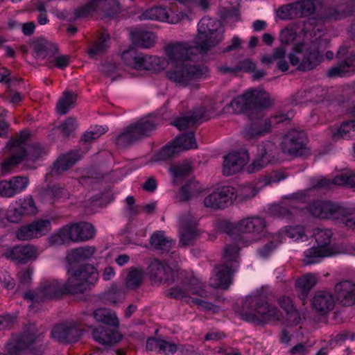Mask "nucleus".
<instances>
[{"instance_id": "obj_49", "label": "nucleus", "mask_w": 355, "mask_h": 355, "mask_svg": "<svg viewBox=\"0 0 355 355\" xmlns=\"http://www.w3.org/2000/svg\"><path fill=\"white\" fill-rule=\"evenodd\" d=\"M178 153L179 151L172 140L154 155V159L157 162L168 161L171 159Z\"/></svg>"}, {"instance_id": "obj_31", "label": "nucleus", "mask_w": 355, "mask_h": 355, "mask_svg": "<svg viewBox=\"0 0 355 355\" xmlns=\"http://www.w3.org/2000/svg\"><path fill=\"white\" fill-rule=\"evenodd\" d=\"M67 226L73 242L88 241L96 234V230L92 223H70Z\"/></svg>"}, {"instance_id": "obj_11", "label": "nucleus", "mask_w": 355, "mask_h": 355, "mask_svg": "<svg viewBox=\"0 0 355 355\" xmlns=\"http://www.w3.org/2000/svg\"><path fill=\"white\" fill-rule=\"evenodd\" d=\"M313 236L318 246L312 247L304 252V258L302 260L304 265L317 263L322 258L334 254L332 249L328 247L332 236L331 229L315 228L313 231Z\"/></svg>"}, {"instance_id": "obj_19", "label": "nucleus", "mask_w": 355, "mask_h": 355, "mask_svg": "<svg viewBox=\"0 0 355 355\" xmlns=\"http://www.w3.org/2000/svg\"><path fill=\"white\" fill-rule=\"evenodd\" d=\"M121 59L125 65L137 70H151L154 69V64L159 62L157 56H148L134 49L124 51Z\"/></svg>"}, {"instance_id": "obj_47", "label": "nucleus", "mask_w": 355, "mask_h": 355, "mask_svg": "<svg viewBox=\"0 0 355 355\" xmlns=\"http://www.w3.org/2000/svg\"><path fill=\"white\" fill-rule=\"evenodd\" d=\"M77 100V94L71 91H65L63 96L58 102L56 108L60 114H66L69 110L74 107Z\"/></svg>"}, {"instance_id": "obj_46", "label": "nucleus", "mask_w": 355, "mask_h": 355, "mask_svg": "<svg viewBox=\"0 0 355 355\" xmlns=\"http://www.w3.org/2000/svg\"><path fill=\"white\" fill-rule=\"evenodd\" d=\"M202 189L198 181L194 179L188 180L181 187L178 192V198L181 202L189 201L193 196L201 193Z\"/></svg>"}, {"instance_id": "obj_37", "label": "nucleus", "mask_w": 355, "mask_h": 355, "mask_svg": "<svg viewBox=\"0 0 355 355\" xmlns=\"http://www.w3.org/2000/svg\"><path fill=\"white\" fill-rule=\"evenodd\" d=\"M200 236V231L196 223H184L179 230V246L187 247L192 244Z\"/></svg>"}, {"instance_id": "obj_63", "label": "nucleus", "mask_w": 355, "mask_h": 355, "mask_svg": "<svg viewBox=\"0 0 355 355\" xmlns=\"http://www.w3.org/2000/svg\"><path fill=\"white\" fill-rule=\"evenodd\" d=\"M294 116V112L292 110L287 111L286 113H279L268 119L270 126L273 124L288 122Z\"/></svg>"}, {"instance_id": "obj_12", "label": "nucleus", "mask_w": 355, "mask_h": 355, "mask_svg": "<svg viewBox=\"0 0 355 355\" xmlns=\"http://www.w3.org/2000/svg\"><path fill=\"white\" fill-rule=\"evenodd\" d=\"M38 336L35 327H29L6 344L7 355H42L41 351L33 348Z\"/></svg>"}, {"instance_id": "obj_33", "label": "nucleus", "mask_w": 355, "mask_h": 355, "mask_svg": "<svg viewBox=\"0 0 355 355\" xmlns=\"http://www.w3.org/2000/svg\"><path fill=\"white\" fill-rule=\"evenodd\" d=\"M92 336L96 342L105 346L114 345L121 339V336L117 331L111 330L104 327L94 329L92 331Z\"/></svg>"}, {"instance_id": "obj_27", "label": "nucleus", "mask_w": 355, "mask_h": 355, "mask_svg": "<svg viewBox=\"0 0 355 355\" xmlns=\"http://www.w3.org/2000/svg\"><path fill=\"white\" fill-rule=\"evenodd\" d=\"M209 119L208 110L205 107L201 106L187 115L176 118L173 124L178 130H184L189 125H193L199 122L207 121Z\"/></svg>"}, {"instance_id": "obj_1", "label": "nucleus", "mask_w": 355, "mask_h": 355, "mask_svg": "<svg viewBox=\"0 0 355 355\" xmlns=\"http://www.w3.org/2000/svg\"><path fill=\"white\" fill-rule=\"evenodd\" d=\"M225 30L221 22L216 19L205 17L198 24V37L194 45L187 42H177L166 48L171 67L166 71V78L176 84L187 85L191 81L206 78L207 67L191 64L192 56L207 53L211 46L218 44L223 38Z\"/></svg>"}, {"instance_id": "obj_22", "label": "nucleus", "mask_w": 355, "mask_h": 355, "mask_svg": "<svg viewBox=\"0 0 355 355\" xmlns=\"http://www.w3.org/2000/svg\"><path fill=\"white\" fill-rule=\"evenodd\" d=\"M82 335V330L78 322H67L54 327L51 331V337L62 343H75Z\"/></svg>"}, {"instance_id": "obj_34", "label": "nucleus", "mask_w": 355, "mask_h": 355, "mask_svg": "<svg viewBox=\"0 0 355 355\" xmlns=\"http://www.w3.org/2000/svg\"><path fill=\"white\" fill-rule=\"evenodd\" d=\"M338 300L345 306H350L355 302V284L344 281L336 285Z\"/></svg>"}, {"instance_id": "obj_28", "label": "nucleus", "mask_w": 355, "mask_h": 355, "mask_svg": "<svg viewBox=\"0 0 355 355\" xmlns=\"http://www.w3.org/2000/svg\"><path fill=\"white\" fill-rule=\"evenodd\" d=\"M51 223H26L16 232L19 241H29L47 234L51 230Z\"/></svg>"}, {"instance_id": "obj_40", "label": "nucleus", "mask_w": 355, "mask_h": 355, "mask_svg": "<svg viewBox=\"0 0 355 355\" xmlns=\"http://www.w3.org/2000/svg\"><path fill=\"white\" fill-rule=\"evenodd\" d=\"M33 49L36 55L42 58H53L58 51L56 44L44 39L35 42Z\"/></svg>"}, {"instance_id": "obj_36", "label": "nucleus", "mask_w": 355, "mask_h": 355, "mask_svg": "<svg viewBox=\"0 0 355 355\" xmlns=\"http://www.w3.org/2000/svg\"><path fill=\"white\" fill-rule=\"evenodd\" d=\"M312 306L317 312L324 315L334 308V298L330 293L318 292L313 298Z\"/></svg>"}, {"instance_id": "obj_57", "label": "nucleus", "mask_w": 355, "mask_h": 355, "mask_svg": "<svg viewBox=\"0 0 355 355\" xmlns=\"http://www.w3.org/2000/svg\"><path fill=\"white\" fill-rule=\"evenodd\" d=\"M167 296L174 299L188 297L186 282L182 281L179 285L175 286L167 291Z\"/></svg>"}, {"instance_id": "obj_56", "label": "nucleus", "mask_w": 355, "mask_h": 355, "mask_svg": "<svg viewBox=\"0 0 355 355\" xmlns=\"http://www.w3.org/2000/svg\"><path fill=\"white\" fill-rule=\"evenodd\" d=\"M53 58L52 60H49L48 62L47 66L49 69L56 67L59 69L64 70L70 64L71 58L68 55H54Z\"/></svg>"}, {"instance_id": "obj_32", "label": "nucleus", "mask_w": 355, "mask_h": 355, "mask_svg": "<svg viewBox=\"0 0 355 355\" xmlns=\"http://www.w3.org/2000/svg\"><path fill=\"white\" fill-rule=\"evenodd\" d=\"M260 112L257 114L254 112L255 116L252 115L253 120L256 118V120L253 121L249 125L246 126L244 131V136L246 139H252L256 137L263 136L266 133L270 131V124L268 121H263L260 119Z\"/></svg>"}, {"instance_id": "obj_13", "label": "nucleus", "mask_w": 355, "mask_h": 355, "mask_svg": "<svg viewBox=\"0 0 355 355\" xmlns=\"http://www.w3.org/2000/svg\"><path fill=\"white\" fill-rule=\"evenodd\" d=\"M318 0H296L280 6L276 10L277 16L282 20H291L299 17H307L315 11Z\"/></svg>"}, {"instance_id": "obj_3", "label": "nucleus", "mask_w": 355, "mask_h": 355, "mask_svg": "<svg viewBox=\"0 0 355 355\" xmlns=\"http://www.w3.org/2000/svg\"><path fill=\"white\" fill-rule=\"evenodd\" d=\"M293 52L288 55L292 66L300 71H309L315 69L324 60L318 39L310 42H299L294 45Z\"/></svg>"}, {"instance_id": "obj_7", "label": "nucleus", "mask_w": 355, "mask_h": 355, "mask_svg": "<svg viewBox=\"0 0 355 355\" xmlns=\"http://www.w3.org/2000/svg\"><path fill=\"white\" fill-rule=\"evenodd\" d=\"M223 257L225 263L216 268V274L211 277L209 284L215 288L227 289L238 268L239 248L235 244L226 245L223 249Z\"/></svg>"}, {"instance_id": "obj_9", "label": "nucleus", "mask_w": 355, "mask_h": 355, "mask_svg": "<svg viewBox=\"0 0 355 355\" xmlns=\"http://www.w3.org/2000/svg\"><path fill=\"white\" fill-rule=\"evenodd\" d=\"M216 229L234 239L257 241L266 233L265 223H217Z\"/></svg>"}, {"instance_id": "obj_50", "label": "nucleus", "mask_w": 355, "mask_h": 355, "mask_svg": "<svg viewBox=\"0 0 355 355\" xmlns=\"http://www.w3.org/2000/svg\"><path fill=\"white\" fill-rule=\"evenodd\" d=\"M185 282L188 297L191 295H197L200 297H207V292L205 289V286L199 279L192 277Z\"/></svg>"}, {"instance_id": "obj_8", "label": "nucleus", "mask_w": 355, "mask_h": 355, "mask_svg": "<svg viewBox=\"0 0 355 355\" xmlns=\"http://www.w3.org/2000/svg\"><path fill=\"white\" fill-rule=\"evenodd\" d=\"M98 277V271L94 265H81L68 272L67 289L71 295L84 293L92 289Z\"/></svg>"}, {"instance_id": "obj_29", "label": "nucleus", "mask_w": 355, "mask_h": 355, "mask_svg": "<svg viewBox=\"0 0 355 355\" xmlns=\"http://www.w3.org/2000/svg\"><path fill=\"white\" fill-rule=\"evenodd\" d=\"M355 73V51L350 53L346 59L338 62L327 71L329 78H343L349 76Z\"/></svg>"}, {"instance_id": "obj_15", "label": "nucleus", "mask_w": 355, "mask_h": 355, "mask_svg": "<svg viewBox=\"0 0 355 355\" xmlns=\"http://www.w3.org/2000/svg\"><path fill=\"white\" fill-rule=\"evenodd\" d=\"M38 212L35 202L31 195H26L10 204L6 210L7 222H20L25 216H35Z\"/></svg>"}, {"instance_id": "obj_6", "label": "nucleus", "mask_w": 355, "mask_h": 355, "mask_svg": "<svg viewBox=\"0 0 355 355\" xmlns=\"http://www.w3.org/2000/svg\"><path fill=\"white\" fill-rule=\"evenodd\" d=\"M158 125L157 116L153 114L144 116L126 128L116 137V144L120 148H126L132 144L149 137Z\"/></svg>"}, {"instance_id": "obj_55", "label": "nucleus", "mask_w": 355, "mask_h": 355, "mask_svg": "<svg viewBox=\"0 0 355 355\" xmlns=\"http://www.w3.org/2000/svg\"><path fill=\"white\" fill-rule=\"evenodd\" d=\"M76 120L73 117H68L59 126L62 136L64 138H69L76 129Z\"/></svg>"}, {"instance_id": "obj_18", "label": "nucleus", "mask_w": 355, "mask_h": 355, "mask_svg": "<svg viewBox=\"0 0 355 355\" xmlns=\"http://www.w3.org/2000/svg\"><path fill=\"white\" fill-rule=\"evenodd\" d=\"M186 17L187 15L182 12L175 11L161 6L146 10L139 17L141 20H155L171 24H175Z\"/></svg>"}, {"instance_id": "obj_54", "label": "nucleus", "mask_w": 355, "mask_h": 355, "mask_svg": "<svg viewBox=\"0 0 355 355\" xmlns=\"http://www.w3.org/2000/svg\"><path fill=\"white\" fill-rule=\"evenodd\" d=\"M10 182L12 189L15 192V196L25 191L29 184V180L26 176L17 175L12 177Z\"/></svg>"}, {"instance_id": "obj_24", "label": "nucleus", "mask_w": 355, "mask_h": 355, "mask_svg": "<svg viewBox=\"0 0 355 355\" xmlns=\"http://www.w3.org/2000/svg\"><path fill=\"white\" fill-rule=\"evenodd\" d=\"M148 274L153 284H161L164 283L173 282L175 279L171 277V268L164 264L160 260L154 259L150 261L148 268Z\"/></svg>"}, {"instance_id": "obj_42", "label": "nucleus", "mask_w": 355, "mask_h": 355, "mask_svg": "<svg viewBox=\"0 0 355 355\" xmlns=\"http://www.w3.org/2000/svg\"><path fill=\"white\" fill-rule=\"evenodd\" d=\"M93 315L95 320L110 326L118 327L119 320L115 311L110 310L107 308H99L93 312Z\"/></svg>"}, {"instance_id": "obj_48", "label": "nucleus", "mask_w": 355, "mask_h": 355, "mask_svg": "<svg viewBox=\"0 0 355 355\" xmlns=\"http://www.w3.org/2000/svg\"><path fill=\"white\" fill-rule=\"evenodd\" d=\"M71 241H72L71 232H69L67 225L60 229L57 232L49 238V244L53 246H60L67 244Z\"/></svg>"}, {"instance_id": "obj_64", "label": "nucleus", "mask_w": 355, "mask_h": 355, "mask_svg": "<svg viewBox=\"0 0 355 355\" xmlns=\"http://www.w3.org/2000/svg\"><path fill=\"white\" fill-rule=\"evenodd\" d=\"M255 69L256 64L248 58L244 59L236 64V70H237L238 72L243 71L250 73L254 71Z\"/></svg>"}, {"instance_id": "obj_58", "label": "nucleus", "mask_w": 355, "mask_h": 355, "mask_svg": "<svg viewBox=\"0 0 355 355\" xmlns=\"http://www.w3.org/2000/svg\"><path fill=\"white\" fill-rule=\"evenodd\" d=\"M313 92V89L300 90L297 92L292 97V103L297 105L308 102H313L314 101L311 97V94Z\"/></svg>"}, {"instance_id": "obj_14", "label": "nucleus", "mask_w": 355, "mask_h": 355, "mask_svg": "<svg viewBox=\"0 0 355 355\" xmlns=\"http://www.w3.org/2000/svg\"><path fill=\"white\" fill-rule=\"evenodd\" d=\"M103 3V12L105 16L113 17L121 12L119 0H89L86 3L78 6L73 10L76 19L86 18L95 12L100 4Z\"/></svg>"}, {"instance_id": "obj_23", "label": "nucleus", "mask_w": 355, "mask_h": 355, "mask_svg": "<svg viewBox=\"0 0 355 355\" xmlns=\"http://www.w3.org/2000/svg\"><path fill=\"white\" fill-rule=\"evenodd\" d=\"M248 158V152L244 149L228 153L224 157L223 175L231 176L239 173L247 163Z\"/></svg>"}, {"instance_id": "obj_53", "label": "nucleus", "mask_w": 355, "mask_h": 355, "mask_svg": "<svg viewBox=\"0 0 355 355\" xmlns=\"http://www.w3.org/2000/svg\"><path fill=\"white\" fill-rule=\"evenodd\" d=\"M169 170L173 178L172 183L178 185L189 174L191 168L189 165H178L170 167Z\"/></svg>"}, {"instance_id": "obj_41", "label": "nucleus", "mask_w": 355, "mask_h": 355, "mask_svg": "<svg viewBox=\"0 0 355 355\" xmlns=\"http://www.w3.org/2000/svg\"><path fill=\"white\" fill-rule=\"evenodd\" d=\"M316 277L307 273L300 277L295 283V286L300 293L301 300H304L312 288L316 284Z\"/></svg>"}, {"instance_id": "obj_45", "label": "nucleus", "mask_w": 355, "mask_h": 355, "mask_svg": "<svg viewBox=\"0 0 355 355\" xmlns=\"http://www.w3.org/2000/svg\"><path fill=\"white\" fill-rule=\"evenodd\" d=\"M355 137V120L342 122L340 127L332 131V139L337 141L340 139H352Z\"/></svg>"}, {"instance_id": "obj_10", "label": "nucleus", "mask_w": 355, "mask_h": 355, "mask_svg": "<svg viewBox=\"0 0 355 355\" xmlns=\"http://www.w3.org/2000/svg\"><path fill=\"white\" fill-rule=\"evenodd\" d=\"M64 295H71L67 289V281L62 284L58 280H47L42 282L35 291H28L24 294V299L33 304L47 300H57Z\"/></svg>"}, {"instance_id": "obj_20", "label": "nucleus", "mask_w": 355, "mask_h": 355, "mask_svg": "<svg viewBox=\"0 0 355 355\" xmlns=\"http://www.w3.org/2000/svg\"><path fill=\"white\" fill-rule=\"evenodd\" d=\"M6 259L20 264H26L37 259L39 255L38 248L32 244H19L7 248L2 254Z\"/></svg>"}, {"instance_id": "obj_59", "label": "nucleus", "mask_w": 355, "mask_h": 355, "mask_svg": "<svg viewBox=\"0 0 355 355\" xmlns=\"http://www.w3.org/2000/svg\"><path fill=\"white\" fill-rule=\"evenodd\" d=\"M285 233L289 238L296 241L306 237L304 227L300 224L287 226L285 230Z\"/></svg>"}, {"instance_id": "obj_2", "label": "nucleus", "mask_w": 355, "mask_h": 355, "mask_svg": "<svg viewBox=\"0 0 355 355\" xmlns=\"http://www.w3.org/2000/svg\"><path fill=\"white\" fill-rule=\"evenodd\" d=\"M268 214L279 220L299 221L300 218H312L340 220V222H355V206L332 202L329 200H314L304 207H300L293 202L286 207L279 204L271 205Z\"/></svg>"}, {"instance_id": "obj_43", "label": "nucleus", "mask_w": 355, "mask_h": 355, "mask_svg": "<svg viewBox=\"0 0 355 355\" xmlns=\"http://www.w3.org/2000/svg\"><path fill=\"white\" fill-rule=\"evenodd\" d=\"M131 40L135 46L148 49L155 43V35L151 31H137L131 33Z\"/></svg>"}, {"instance_id": "obj_4", "label": "nucleus", "mask_w": 355, "mask_h": 355, "mask_svg": "<svg viewBox=\"0 0 355 355\" xmlns=\"http://www.w3.org/2000/svg\"><path fill=\"white\" fill-rule=\"evenodd\" d=\"M268 93L256 89L248 90L234 98L228 105L234 114L245 113L252 119L254 112L257 114L272 105Z\"/></svg>"}, {"instance_id": "obj_25", "label": "nucleus", "mask_w": 355, "mask_h": 355, "mask_svg": "<svg viewBox=\"0 0 355 355\" xmlns=\"http://www.w3.org/2000/svg\"><path fill=\"white\" fill-rule=\"evenodd\" d=\"M354 12L355 1L347 0L336 6L326 8L323 12V19L324 21L340 20L352 15Z\"/></svg>"}, {"instance_id": "obj_17", "label": "nucleus", "mask_w": 355, "mask_h": 355, "mask_svg": "<svg viewBox=\"0 0 355 355\" xmlns=\"http://www.w3.org/2000/svg\"><path fill=\"white\" fill-rule=\"evenodd\" d=\"M237 197L236 189L229 185L217 188L204 200L206 207L222 209L230 205Z\"/></svg>"}, {"instance_id": "obj_60", "label": "nucleus", "mask_w": 355, "mask_h": 355, "mask_svg": "<svg viewBox=\"0 0 355 355\" xmlns=\"http://www.w3.org/2000/svg\"><path fill=\"white\" fill-rule=\"evenodd\" d=\"M296 31L291 28H286L282 30L279 35V40L282 45H290L297 39Z\"/></svg>"}, {"instance_id": "obj_5", "label": "nucleus", "mask_w": 355, "mask_h": 355, "mask_svg": "<svg viewBox=\"0 0 355 355\" xmlns=\"http://www.w3.org/2000/svg\"><path fill=\"white\" fill-rule=\"evenodd\" d=\"M241 316L248 322L263 323L279 320L280 313L261 296L250 295L242 304Z\"/></svg>"}, {"instance_id": "obj_61", "label": "nucleus", "mask_w": 355, "mask_h": 355, "mask_svg": "<svg viewBox=\"0 0 355 355\" xmlns=\"http://www.w3.org/2000/svg\"><path fill=\"white\" fill-rule=\"evenodd\" d=\"M219 12L220 17L223 20L228 19H234L236 21L239 20V10L234 6L230 7L221 6Z\"/></svg>"}, {"instance_id": "obj_39", "label": "nucleus", "mask_w": 355, "mask_h": 355, "mask_svg": "<svg viewBox=\"0 0 355 355\" xmlns=\"http://www.w3.org/2000/svg\"><path fill=\"white\" fill-rule=\"evenodd\" d=\"M96 252L95 246L87 245L76 248L67 252L66 259L69 263L80 262L90 259Z\"/></svg>"}, {"instance_id": "obj_44", "label": "nucleus", "mask_w": 355, "mask_h": 355, "mask_svg": "<svg viewBox=\"0 0 355 355\" xmlns=\"http://www.w3.org/2000/svg\"><path fill=\"white\" fill-rule=\"evenodd\" d=\"M173 141L176 146L179 153L182 150L196 149L198 148L195 132L192 130L177 136Z\"/></svg>"}, {"instance_id": "obj_62", "label": "nucleus", "mask_w": 355, "mask_h": 355, "mask_svg": "<svg viewBox=\"0 0 355 355\" xmlns=\"http://www.w3.org/2000/svg\"><path fill=\"white\" fill-rule=\"evenodd\" d=\"M17 322L15 315L5 313L0 315V331L10 330L13 328Z\"/></svg>"}, {"instance_id": "obj_51", "label": "nucleus", "mask_w": 355, "mask_h": 355, "mask_svg": "<svg viewBox=\"0 0 355 355\" xmlns=\"http://www.w3.org/2000/svg\"><path fill=\"white\" fill-rule=\"evenodd\" d=\"M144 279V271L141 269L130 268L125 280V286L128 289L134 290L137 288L142 284Z\"/></svg>"}, {"instance_id": "obj_21", "label": "nucleus", "mask_w": 355, "mask_h": 355, "mask_svg": "<svg viewBox=\"0 0 355 355\" xmlns=\"http://www.w3.org/2000/svg\"><path fill=\"white\" fill-rule=\"evenodd\" d=\"M6 146L12 150V153L1 165V171L3 173L10 172L13 167L24 161L28 156L26 145L18 137L10 139Z\"/></svg>"}, {"instance_id": "obj_26", "label": "nucleus", "mask_w": 355, "mask_h": 355, "mask_svg": "<svg viewBox=\"0 0 355 355\" xmlns=\"http://www.w3.org/2000/svg\"><path fill=\"white\" fill-rule=\"evenodd\" d=\"M275 147L274 144L270 141H266L258 148V153L256 159L248 168L250 173L260 171L268 164L271 163L275 158L272 154V149Z\"/></svg>"}, {"instance_id": "obj_38", "label": "nucleus", "mask_w": 355, "mask_h": 355, "mask_svg": "<svg viewBox=\"0 0 355 355\" xmlns=\"http://www.w3.org/2000/svg\"><path fill=\"white\" fill-rule=\"evenodd\" d=\"M150 243L162 253H168L174 247L175 241L166 236L164 232L156 231L151 235Z\"/></svg>"}, {"instance_id": "obj_35", "label": "nucleus", "mask_w": 355, "mask_h": 355, "mask_svg": "<svg viewBox=\"0 0 355 355\" xmlns=\"http://www.w3.org/2000/svg\"><path fill=\"white\" fill-rule=\"evenodd\" d=\"M110 35L107 31L99 34L96 40L88 49L87 54L92 59L96 60L98 57L104 55L110 48Z\"/></svg>"}, {"instance_id": "obj_30", "label": "nucleus", "mask_w": 355, "mask_h": 355, "mask_svg": "<svg viewBox=\"0 0 355 355\" xmlns=\"http://www.w3.org/2000/svg\"><path fill=\"white\" fill-rule=\"evenodd\" d=\"M80 159L78 151L71 150L59 157L53 164L46 175H58L73 166Z\"/></svg>"}, {"instance_id": "obj_16", "label": "nucleus", "mask_w": 355, "mask_h": 355, "mask_svg": "<svg viewBox=\"0 0 355 355\" xmlns=\"http://www.w3.org/2000/svg\"><path fill=\"white\" fill-rule=\"evenodd\" d=\"M306 142L307 137L304 130L292 129L282 137L281 147L285 153L300 156L305 152Z\"/></svg>"}, {"instance_id": "obj_52", "label": "nucleus", "mask_w": 355, "mask_h": 355, "mask_svg": "<svg viewBox=\"0 0 355 355\" xmlns=\"http://www.w3.org/2000/svg\"><path fill=\"white\" fill-rule=\"evenodd\" d=\"M332 182L335 185L345 186L355 189V171L342 173L336 175Z\"/></svg>"}]
</instances>
